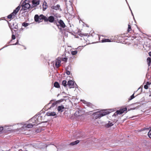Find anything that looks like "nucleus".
Masks as SVG:
<instances>
[{
  "label": "nucleus",
  "instance_id": "obj_36",
  "mask_svg": "<svg viewBox=\"0 0 151 151\" xmlns=\"http://www.w3.org/2000/svg\"><path fill=\"white\" fill-rule=\"evenodd\" d=\"M67 58L66 57L63 58H62V60L65 62H67Z\"/></svg>",
  "mask_w": 151,
  "mask_h": 151
},
{
  "label": "nucleus",
  "instance_id": "obj_21",
  "mask_svg": "<svg viewBox=\"0 0 151 151\" xmlns=\"http://www.w3.org/2000/svg\"><path fill=\"white\" fill-rule=\"evenodd\" d=\"M11 24H12L13 27H14V29H17L18 28L17 24L16 22H13L12 23H11Z\"/></svg>",
  "mask_w": 151,
  "mask_h": 151
},
{
  "label": "nucleus",
  "instance_id": "obj_34",
  "mask_svg": "<svg viewBox=\"0 0 151 151\" xmlns=\"http://www.w3.org/2000/svg\"><path fill=\"white\" fill-rule=\"evenodd\" d=\"M53 22L54 23V24H56L57 26L58 27H59V24H58V22H57L56 20H54V22Z\"/></svg>",
  "mask_w": 151,
  "mask_h": 151
},
{
  "label": "nucleus",
  "instance_id": "obj_47",
  "mask_svg": "<svg viewBox=\"0 0 151 151\" xmlns=\"http://www.w3.org/2000/svg\"><path fill=\"white\" fill-rule=\"evenodd\" d=\"M8 46L7 45H5L3 48H1V49H0V50H2V49H3V48L6 47H7Z\"/></svg>",
  "mask_w": 151,
  "mask_h": 151
},
{
  "label": "nucleus",
  "instance_id": "obj_18",
  "mask_svg": "<svg viewBox=\"0 0 151 151\" xmlns=\"http://www.w3.org/2000/svg\"><path fill=\"white\" fill-rule=\"evenodd\" d=\"M34 19L36 22H40L41 21H39V16L37 14H36L35 15L34 17Z\"/></svg>",
  "mask_w": 151,
  "mask_h": 151
},
{
  "label": "nucleus",
  "instance_id": "obj_43",
  "mask_svg": "<svg viewBox=\"0 0 151 151\" xmlns=\"http://www.w3.org/2000/svg\"><path fill=\"white\" fill-rule=\"evenodd\" d=\"M18 42H19V40L17 39V41L16 42L15 44H13V45H18Z\"/></svg>",
  "mask_w": 151,
  "mask_h": 151
},
{
  "label": "nucleus",
  "instance_id": "obj_33",
  "mask_svg": "<svg viewBox=\"0 0 151 151\" xmlns=\"http://www.w3.org/2000/svg\"><path fill=\"white\" fill-rule=\"evenodd\" d=\"M148 135L149 137L150 138H151V129H150L148 132Z\"/></svg>",
  "mask_w": 151,
  "mask_h": 151
},
{
  "label": "nucleus",
  "instance_id": "obj_40",
  "mask_svg": "<svg viewBox=\"0 0 151 151\" xmlns=\"http://www.w3.org/2000/svg\"><path fill=\"white\" fill-rule=\"evenodd\" d=\"M66 74L68 75H69L70 74V72L68 70H67L66 72Z\"/></svg>",
  "mask_w": 151,
  "mask_h": 151
},
{
  "label": "nucleus",
  "instance_id": "obj_25",
  "mask_svg": "<svg viewBox=\"0 0 151 151\" xmlns=\"http://www.w3.org/2000/svg\"><path fill=\"white\" fill-rule=\"evenodd\" d=\"M113 124H114L112 122L110 121H109L108 123L106 124V126L108 127H109L112 126L113 125Z\"/></svg>",
  "mask_w": 151,
  "mask_h": 151
},
{
  "label": "nucleus",
  "instance_id": "obj_27",
  "mask_svg": "<svg viewBox=\"0 0 151 151\" xmlns=\"http://www.w3.org/2000/svg\"><path fill=\"white\" fill-rule=\"evenodd\" d=\"M62 84L64 86L66 87L67 85V81L66 80H63L62 82Z\"/></svg>",
  "mask_w": 151,
  "mask_h": 151
},
{
  "label": "nucleus",
  "instance_id": "obj_49",
  "mask_svg": "<svg viewBox=\"0 0 151 151\" xmlns=\"http://www.w3.org/2000/svg\"><path fill=\"white\" fill-rule=\"evenodd\" d=\"M147 129H148V130H149V128H144V130H147Z\"/></svg>",
  "mask_w": 151,
  "mask_h": 151
},
{
  "label": "nucleus",
  "instance_id": "obj_38",
  "mask_svg": "<svg viewBox=\"0 0 151 151\" xmlns=\"http://www.w3.org/2000/svg\"><path fill=\"white\" fill-rule=\"evenodd\" d=\"M131 30V26L129 25H128V32H129Z\"/></svg>",
  "mask_w": 151,
  "mask_h": 151
},
{
  "label": "nucleus",
  "instance_id": "obj_55",
  "mask_svg": "<svg viewBox=\"0 0 151 151\" xmlns=\"http://www.w3.org/2000/svg\"><path fill=\"white\" fill-rule=\"evenodd\" d=\"M126 1H127V0H126ZM126 2H127V1H126Z\"/></svg>",
  "mask_w": 151,
  "mask_h": 151
},
{
  "label": "nucleus",
  "instance_id": "obj_4",
  "mask_svg": "<svg viewBox=\"0 0 151 151\" xmlns=\"http://www.w3.org/2000/svg\"><path fill=\"white\" fill-rule=\"evenodd\" d=\"M22 9L24 10H25L27 9H29L30 7V5L29 3H26L25 2L22 3Z\"/></svg>",
  "mask_w": 151,
  "mask_h": 151
},
{
  "label": "nucleus",
  "instance_id": "obj_16",
  "mask_svg": "<svg viewBox=\"0 0 151 151\" xmlns=\"http://www.w3.org/2000/svg\"><path fill=\"white\" fill-rule=\"evenodd\" d=\"M39 19L40 20H44L45 22H46V18L45 16L43 15L42 14H41L39 16Z\"/></svg>",
  "mask_w": 151,
  "mask_h": 151
},
{
  "label": "nucleus",
  "instance_id": "obj_51",
  "mask_svg": "<svg viewBox=\"0 0 151 151\" xmlns=\"http://www.w3.org/2000/svg\"><path fill=\"white\" fill-rule=\"evenodd\" d=\"M136 107H135V108H131V109L134 110V109H136Z\"/></svg>",
  "mask_w": 151,
  "mask_h": 151
},
{
  "label": "nucleus",
  "instance_id": "obj_37",
  "mask_svg": "<svg viewBox=\"0 0 151 151\" xmlns=\"http://www.w3.org/2000/svg\"><path fill=\"white\" fill-rule=\"evenodd\" d=\"M83 46H79L77 49L78 50H81L83 48Z\"/></svg>",
  "mask_w": 151,
  "mask_h": 151
},
{
  "label": "nucleus",
  "instance_id": "obj_53",
  "mask_svg": "<svg viewBox=\"0 0 151 151\" xmlns=\"http://www.w3.org/2000/svg\"><path fill=\"white\" fill-rule=\"evenodd\" d=\"M83 35L84 36H86L87 35L86 34H83Z\"/></svg>",
  "mask_w": 151,
  "mask_h": 151
},
{
  "label": "nucleus",
  "instance_id": "obj_8",
  "mask_svg": "<svg viewBox=\"0 0 151 151\" xmlns=\"http://www.w3.org/2000/svg\"><path fill=\"white\" fill-rule=\"evenodd\" d=\"M20 8V5H19L14 10L13 12H12V14H14V16H15V15H16L18 13V12Z\"/></svg>",
  "mask_w": 151,
  "mask_h": 151
},
{
  "label": "nucleus",
  "instance_id": "obj_19",
  "mask_svg": "<svg viewBox=\"0 0 151 151\" xmlns=\"http://www.w3.org/2000/svg\"><path fill=\"white\" fill-rule=\"evenodd\" d=\"M34 126H35L33 124H29L27 125L25 124L24 125V127H27L28 128H30Z\"/></svg>",
  "mask_w": 151,
  "mask_h": 151
},
{
  "label": "nucleus",
  "instance_id": "obj_10",
  "mask_svg": "<svg viewBox=\"0 0 151 151\" xmlns=\"http://www.w3.org/2000/svg\"><path fill=\"white\" fill-rule=\"evenodd\" d=\"M40 2V0H32V1L33 6H36L38 5Z\"/></svg>",
  "mask_w": 151,
  "mask_h": 151
},
{
  "label": "nucleus",
  "instance_id": "obj_35",
  "mask_svg": "<svg viewBox=\"0 0 151 151\" xmlns=\"http://www.w3.org/2000/svg\"><path fill=\"white\" fill-rule=\"evenodd\" d=\"M134 93H133L132 96H131L130 97V99H129V100H131L133 99V98H134Z\"/></svg>",
  "mask_w": 151,
  "mask_h": 151
},
{
  "label": "nucleus",
  "instance_id": "obj_9",
  "mask_svg": "<svg viewBox=\"0 0 151 151\" xmlns=\"http://www.w3.org/2000/svg\"><path fill=\"white\" fill-rule=\"evenodd\" d=\"M57 109L59 112L60 113H61L65 109V107L63 105H61L58 106Z\"/></svg>",
  "mask_w": 151,
  "mask_h": 151
},
{
  "label": "nucleus",
  "instance_id": "obj_13",
  "mask_svg": "<svg viewBox=\"0 0 151 151\" xmlns=\"http://www.w3.org/2000/svg\"><path fill=\"white\" fill-rule=\"evenodd\" d=\"M47 115L49 116H54L57 115L56 113L54 112H48L46 113Z\"/></svg>",
  "mask_w": 151,
  "mask_h": 151
},
{
  "label": "nucleus",
  "instance_id": "obj_44",
  "mask_svg": "<svg viewBox=\"0 0 151 151\" xmlns=\"http://www.w3.org/2000/svg\"><path fill=\"white\" fill-rule=\"evenodd\" d=\"M12 38L13 40H14L15 39V36L14 35H12Z\"/></svg>",
  "mask_w": 151,
  "mask_h": 151
},
{
  "label": "nucleus",
  "instance_id": "obj_2",
  "mask_svg": "<svg viewBox=\"0 0 151 151\" xmlns=\"http://www.w3.org/2000/svg\"><path fill=\"white\" fill-rule=\"evenodd\" d=\"M37 116H34L30 119L29 120L30 122H32L33 124L35 126H36L37 125L39 124L42 123H44L45 122H47L46 121H45L41 122L40 123H38L39 122L38 119H39V118L40 119L42 117V116H38V118H37Z\"/></svg>",
  "mask_w": 151,
  "mask_h": 151
},
{
  "label": "nucleus",
  "instance_id": "obj_32",
  "mask_svg": "<svg viewBox=\"0 0 151 151\" xmlns=\"http://www.w3.org/2000/svg\"><path fill=\"white\" fill-rule=\"evenodd\" d=\"M29 25V24L28 23H25V22L23 23L22 24V25L24 27H27Z\"/></svg>",
  "mask_w": 151,
  "mask_h": 151
},
{
  "label": "nucleus",
  "instance_id": "obj_41",
  "mask_svg": "<svg viewBox=\"0 0 151 151\" xmlns=\"http://www.w3.org/2000/svg\"><path fill=\"white\" fill-rule=\"evenodd\" d=\"M148 88V86L146 84L144 85V88L146 89H147Z\"/></svg>",
  "mask_w": 151,
  "mask_h": 151
},
{
  "label": "nucleus",
  "instance_id": "obj_23",
  "mask_svg": "<svg viewBox=\"0 0 151 151\" xmlns=\"http://www.w3.org/2000/svg\"><path fill=\"white\" fill-rule=\"evenodd\" d=\"M147 61L148 65L150 66V64H151V58L150 57H148L147 59Z\"/></svg>",
  "mask_w": 151,
  "mask_h": 151
},
{
  "label": "nucleus",
  "instance_id": "obj_15",
  "mask_svg": "<svg viewBox=\"0 0 151 151\" xmlns=\"http://www.w3.org/2000/svg\"><path fill=\"white\" fill-rule=\"evenodd\" d=\"M43 11H45L47 8L48 6L47 5V2L45 1L42 4Z\"/></svg>",
  "mask_w": 151,
  "mask_h": 151
},
{
  "label": "nucleus",
  "instance_id": "obj_28",
  "mask_svg": "<svg viewBox=\"0 0 151 151\" xmlns=\"http://www.w3.org/2000/svg\"><path fill=\"white\" fill-rule=\"evenodd\" d=\"M52 101V100H51L50 101V103L48 104H47L46 105L45 107H44V109L45 110H46L47 109H49V107H47H47L48 106V105L51 103V101Z\"/></svg>",
  "mask_w": 151,
  "mask_h": 151
},
{
  "label": "nucleus",
  "instance_id": "obj_1",
  "mask_svg": "<svg viewBox=\"0 0 151 151\" xmlns=\"http://www.w3.org/2000/svg\"><path fill=\"white\" fill-rule=\"evenodd\" d=\"M109 112L108 111H104L102 112L97 111L94 113L93 114V117L95 119L100 118L102 116L109 114Z\"/></svg>",
  "mask_w": 151,
  "mask_h": 151
},
{
  "label": "nucleus",
  "instance_id": "obj_11",
  "mask_svg": "<svg viewBox=\"0 0 151 151\" xmlns=\"http://www.w3.org/2000/svg\"><path fill=\"white\" fill-rule=\"evenodd\" d=\"M61 60L59 59H56L55 62V66L56 68H58L60 66Z\"/></svg>",
  "mask_w": 151,
  "mask_h": 151
},
{
  "label": "nucleus",
  "instance_id": "obj_22",
  "mask_svg": "<svg viewBox=\"0 0 151 151\" xmlns=\"http://www.w3.org/2000/svg\"><path fill=\"white\" fill-rule=\"evenodd\" d=\"M80 111H77L74 113V115L76 116H81V114H80Z\"/></svg>",
  "mask_w": 151,
  "mask_h": 151
},
{
  "label": "nucleus",
  "instance_id": "obj_54",
  "mask_svg": "<svg viewBox=\"0 0 151 151\" xmlns=\"http://www.w3.org/2000/svg\"><path fill=\"white\" fill-rule=\"evenodd\" d=\"M150 96H151V94L150 95Z\"/></svg>",
  "mask_w": 151,
  "mask_h": 151
},
{
  "label": "nucleus",
  "instance_id": "obj_45",
  "mask_svg": "<svg viewBox=\"0 0 151 151\" xmlns=\"http://www.w3.org/2000/svg\"><path fill=\"white\" fill-rule=\"evenodd\" d=\"M142 87H140L138 89V90H141V91H142Z\"/></svg>",
  "mask_w": 151,
  "mask_h": 151
},
{
  "label": "nucleus",
  "instance_id": "obj_5",
  "mask_svg": "<svg viewBox=\"0 0 151 151\" xmlns=\"http://www.w3.org/2000/svg\"><path fill=\"white\" fill-rule=\"evenodd\" d=\"M11 125L5 126L4 128L3 132H7L8 131H11V129L10 128L12 127Z\"/></svg>",
  "mask_w": 151,
  "mask_h": 151
},
{
  "label": "nucleus",
  "instance_id": "obj_14",
  "mask_svg": "<svg viewBox=\"0 0 151 151\" xmlns=\"http://www.w3.org/2000/svg\"><path fill=\"white\" fill-rule=\"evenodd\" d=\"M83 101H84V102H83V103L86 104L87 105V106H88L89 107L91 108H93L94 106L93 105H92L91 103L90 102H86V101H85L84 100H83Z\"/></svg>",
  "mask_w": 151,
  "mask_h": 151
},
{
  "label": "nucleus",
  "instance_id": "obj_50",
  "mask_svg": "<svg viewBox=\"0 0 151 151\" xmlns=\"http://www.w3.org/2000/svg\"><path fill=\"white\" fill-rule=\"evenodd\" d=\"M149 54L150 56H151V52H149Z\"/></svg>",
  "mask_w": 151,
  "mask_h": 151
},
{
  "label": "nucleus",
  "instance_id": "obj_24",
  "mask_svg": "<svg viewBox=\"0 0 151 151\" xmlns=\"http://www.w3.org/2000/svg\"><path fill=\"white\" fill-rule=\"evenodd\" d=\"M54 86L57 88H59L60 87V85L57 82H55L54 83Z\"/></svg>",
  "mask_w": 151,
  "mask_h": 151
},
{
  "label": "nucleus",
  "instance_id": "obj_42",
  "mask_svg": "<svg viewBox=\"0 0 151 151\" xmlns=\"http://www.w3.org/2000/svg\"><path fill=\"white\" fill-rule=\"evenodd\" d=\"M4 128L3 127H0V132L3 131Z\"/></svg>",
  "mask_w": 151,
  "mask_h": 151
},
{
  "label": "nucleus",
  "instance_id": "obj_7",
  "mask_svg": "<svg viewBox=\"0 0 151 151\" xmlns=\"http://www.w3.org/2000/svg\"><path fill=\"white\" fill-rule=\"evenodd\" d=\"M58 23L59 24V26H60L61 27L64 28L65 27V25L63 21L62 20L60 19L58 21Z\"/></svg>",
  "mask_w": 151,
  "mask_h": 151
},
{
  "label": "nucleus",
  "instance_id": "obj_26",
  "mask_svg": "<svg viewBox=\"0 0 151 151\" xmlns=\"http://www.w3.org/2000/svg\"><path fill=\"white\" fill-rule=\"evenodd\" d=\"M111 40L109 39H103L102 40V42H111Z\"/></svg>",
  "mask_w": 151,
  "mask_h": 151
},
{
  "label": "nucleus",
  "instance_id": "obj_31",
  "mask_svg": "<svg viewBox=\"0 0 151 151\" xmlns=\"http://www.w3.org/2000/svg\"><path fill=\"white\" fill-rule=\"evenodd\" d=\"M77 53V50H75L71 52V54L73 55H76Z\"/></svg>",
  "mask_w": 151,
  "mask_h": 151
},
{
  "label": "nucleus",
  "instance_id": "obj_12",
  "mask_svg": "<svg viewBox=\"0 0 151 151\" xmlns=\"http://www.w3.org/2000/svg\"><path fill=\"white\" fill-rule=\"evenodd\" d=\"M127 110V108H125L122 109H120L119 110L117 111V112H118L119 114H120L124 112L125 111H126Z\"/></svg>",
  "mask_w": 151,
  "mask_h": 151
},
{
  "label": "nucleus",
  "instance_id": "obj_29",
  "mask_svg": "<svg viewBox=\"0 0 151 151\" xmlns=\"http://www.w3.org/2000/svg\"><path fill=\"white\" fill-rule=\"evenodd\" d=\"M58 103L57 101H56L54 102H53L51 106L49 108L50 109L52 107H53L55 106Z\"/></svg>",
  "mask_w": 151,
  "mask_h": 151
},
{
  "label": "nucleus",
  "instance_id": "obj_52",
  "mask_svg": "<svg viewBox=\"0 0 151 151\" xmlns=\"http://www.w3.org/2000/svg\"><path fill=\"white\" fill-rule=\"evenodd\" d=\"M81 136H77V137H78V138H80L81 137Z\"/></svg>",
  "mask_w": 151,
  "mask_h": 151
},
{
  "label": "nucleus",
  "instance_id": "obj_30",
  "mask_svg": "<svg viewBox=\"0 0 151 151\" xmlns=\"http://www.w3.org/2000/svg\"><path fill=\"white\" fill-rule=\"evenodd\" d=\"M12 14V13L10 14L9 15H8L7 16V18L8 19H9L12 18L13 16H14V14Z\"/></svg>",
  "mask_w": 151,
  "mask_h": 151
},
{
  "label": "nucleus",
  "instance_id": "obj_20",
  "mask_svg": "<svg viewBox=\"0 0 151 151\" xmlns=\"http://www.w3.org/2000/svg\"><path fill=\"white\" fill-rule=\"evenodd\" d=\"M79 140H77L75 141H74L73 142L70 143V145H71L73 146V145H76L78 144V143H79Z\"/></svg>",
  "mask_w": 151,
  "mask_h": 151
},
{
  "label": "nucleus",
  "instance_id": "obj_6",
  "mask_svg": "<svg viewBox=\"0 0 151 151\" xmlns=\"http://www.w3.org/2000/svg\"><path fill=\"white\" fill-rule=\"evenodd\" d=\"M46 20V22L49 21L50 23H53L54 22L55 18L53 16H50L48 17V18L47 17Z\"/></svg>",
  "mask_w": 151,
  "mask_h": 151
},
{
  "label": "nucleus",
  "instance_id": "obj_17",
  "mask_svg": "<svg viewBox=\"0 0 151 151\" xmlns=\"http://www.w3.org/2000/svg\"><path fill=\"white\" fill-rule=\"evenodd\" d=\"M60 7V5L59 4H57L56 6H51V8L52 9H53L57 10L59 9Z\"/></svg>",
  "mask_w": 151,
  "mask_h": 151
},
{
  "label": "nucleus",
  "instance_id": "obj_3",
  "mask_svg": "<svg viewBox=\"0 0 151 151\" xmlns=\"http://www.w3.org/2000/svg\"><path fill=\"white\" fill-rule=\"evenodd\" d=\"M67 85L70 88H74L76 87V86H77L76 83L74 84V82L72 80L69 81L68 82Z\"/></svg>",
  "mask_w": 151,
  "mask_h": 151
},
{
  "label": "nucleus",
  "instance_id": "obj_48",
  "mask_svg": "<svg viewBox=\"0 0 151 151\" xmlns=\"http://www.w3.org/2000/svg\"><path fill=\"white\" fill-rule=\"evenodd\" d=\"M129 9H130V10L131 11V13H132V15L133 16H134L133 14V13H132V11L131 10V9H130V7H129Z\"/></svg>",
  "mask_w": 151,
  "mask_h": 151
},
{
  "label": "nucleus",
  "instance_id": "obj_39",
  "mask_svg": "<svg viewBox=\"0 0 151 151\" xmlns=\"http://www.w3.org/2000/svg\"><path fill=\"white\" fill-rule=\"evenodd\" d=\"M119 114H118V112H117V111L115 112L114 114L112 115L113 116H116Z\"/></svg>",
  "mask_w": 151,
  "mask_h": 151
},
{
  "label": "nucleus",
  "instance_id": "obj_46",
  "mask_svg": "<svg viewBox=\"0 0 151 151\" xmlns=\"http://www.w3.org/2000/svg\"><path fill=\"white\" fill-rule=\"evenodd\" d=\"M151 84V83L149 82H147L146 85L147 86L150 85Z\"/></svg>",
  "mask_w": 151,
  "mask_h": 151
}]
</instances>
